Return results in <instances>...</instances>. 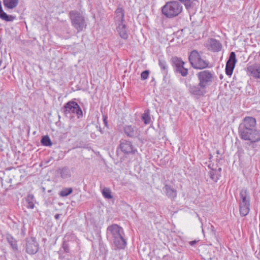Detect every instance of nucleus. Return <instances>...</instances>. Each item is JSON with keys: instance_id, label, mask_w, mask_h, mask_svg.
Instances as JSON below:
<instances>
[{"instance_id": "f257e3e1", "label": "nucleus", "mask_w": 260, "mask_h": 260, "mask_svg": "<svg viewBox=\"0 0 260 260\" xmlns=\"http://www.w3.org/2000/svg\"><path fill=\"white\" fill-rule=\"evenodd\" d=\"M183 7L178 2L172 1L168 2L162 7L161 12L164 15L168 18L178 16L182 11Z\"/></svg>"}, {"instance_id": "f03ea898", "label": "nucleus", "mask_w": 260, "mask_h": 260, "mask_svg": "<svg viewBox=\"0 0 260 260\" xmlns=\"http://www.w3.org/2000/svg\"><path fill=\"white\" fill-rule=\"evenodd\" d=\"M108 231L112 235V240L115 246L118 249H123L126 242L122 237L123 230L117 224H113L108 228Z\"/></svg>"}, {"instance_id": "7ed1b4c3", "label": "nucleus", "mask_w": 260, "mask_h": 260, "mask_svg": "<svg viewBox=\"0 0 260 260\" xmlns=\"http://www.w3.org/2000/svg\"><path fill=\"white\" fill-rule=\"evenodd\" d=\"M70 17L72 26L78 32L81 31L86 27L84 17L77 11H72L70 12Z\"/></svg>"}, {"instance_id": "20e7f679", "label": "nucleus", "mask_w": 260, "mask_h": 260, "mask_svg": "<svg viewBox=\"0 0 260 260\" xmlns=\"http://www.w3.org/2000/svg\"><path fill=\"white\" fill-rule=\"evenodd\" d=\"M189 60L192 67L196 69H203L208 67L209 65V62L202 58L196 50H193L190 53Z\"/></svg>"}, {"instance_id": "39448f33", "label": "nucleus", "mask_w": 260, "mask_h": 260, "mask_svg": "<svg viewBox=\"0 0 260 260\" xmlns=\"http://www.w3.org/2000/svg\"><path fill=\"white\" fill-rule=\"evenodd\" d=\"M199 81V85L206 88L210 85L214 80V73L208 70H204L197 74Z\"/></svg>"}, {"instance_id": "423d86ee", "label": "nucleus", "mask_w": 260, "mask_h": 260, "mask_svg": "<svg viewBox=\"0 0 260 260\" xmlns=\"http://www.w3.org/2000/svg\"><path fill=\"white\" fill-rule=\"evenodd\" d=\"M241 139L248 141L251 143L260 141V129L253 128L249 131L239 132Z\"/></svg>"}, {"instance_id": "0eeeda50", "label": "nucleus", "mask_w": 260, "mask_h": 260, "mask_svg": "<svg viewBox=\"0 0 260 260\" xmlns=\"http://www.w3.org/2000/svg\"><path fill=\"white\" fill-rule=\"evenodd\" d=\"M240 196L242 199L240 203V212L242 216L247 215L250 210L249 198L246 190H242L240 193Z\"/></svg>"}, {"instance_id": "6e6552de", "label": "nucleus", "mask_w": 260, "mask_h": 260, "mask_svg": "<svg viewBox=\"0 0 260 260\" xmlns=\"http://www.w3.org/2000/svg\"><path fill=\"white\" fill-rule=\"evenodd\" d=\"M64 112L66 114H74L80 117L82 115V111L78 105L75 102H69L64 106Z\"/></svg>"}, {"instance_id": "1a4fd4ad", "label": "nucleus", "mask_w": 260, "mask_h": 260, "mask_svg": "<svg viewBox=\"0 0 260 260\" xmlns=\"http://www.w3.org/2000/svg\"><path fill=\"white\" fill-rule=\"evenodd\" d=\"M256 121L255 118L252 117H246L243 119L242 123L240 125L239 132L243 131H249V129L255 128Z\"/></svg>"}, {"instance_id": "9d476101", "label": "nucleus", "mask_w": 260, "mask_h": 260, "mask_svg": "<svg viewBox=\"0 0 260 260\" xmlns=\"http://www.w3.org/2000/svg\"><path fill=\"white\" fill-rule=\"evenodd\" d=\"M246 71L248 76L260 81V63H256L248 66Z\"/></svg>"}, {"instance_id": "9b49d317", "label": "nucleus", "mask_w": 260, "mask_h": 260, "mask_svg": "<svg viewBox=\"0 0 260 260\" xmlns=\"http://www.w3.org/2000/svg\"><path fill=\"white\" fill-rule=\"evenodd\" d=\"M172 59L176 71L182 76H186L188 74V70L184 67V62L177 57H174Z\"/></svg>"}, {"instance_id": "f8f14e48", "label": "nucleus", "mask_w": 260, "mask_h": 260, "mask_svg": "<svg viewBox=\"0 0 260 260\" xmlns=\"http://www.w3.org/2000/svg\"><path fill=\"white\" fill-rule=\"evenodd\" d=\"M39 250V244L36 239L31 237L27 239L26 243V251L29 254H34Z\"/></svg>"}, {"instance_id": "ddd939ff", "label": "nucleus", "mask_w": 260, "mask_h": 260, "mask_svg": "<svg viewBox=\"0 0 260 260\" xmlns=\"http://www.w3.org/2000/svg\"><path fill=\"white\" fill-rule=\"evenodd\" d=\"M236 62V54L234 52H231L225 66V73L228 76H231L233 74Z\"/></svg>"}, {"instance_id": "4468645a", "label": "nucleus", "mask_w": 260, "mask_h": 260, "mask_svg": "<svg viewBox=\"0 0 260 260\" xmlns=\"http://www.w3.org/2000/svg\"><path fill=\"white\" fill-rule=\"evenodd\" d=\"M189 92L197 97L204 95L206 92V89L205 87H202L199 85H190L189 87Z\"/></svg>"}, {"instance_id": "2eb2a0df", "label": "nucleus", "mask_w": 260, "mask_h": 260, "mask_svg": "<svg viewBox=\"0 0 260 260\" xmlns=\"http://www.w3.org/2000/svg\"><path fill=\"white\" fill-rule=\"evenodd\" d=\"M114 20L115 25L125 22L124 11L123 8L118 7L115 11Z\"/></svg>"}, {"instance_id": "dca6fc26", "label": "nucleus", "mask_w": 260, "mask_h": 260, "mask_svg": "<svg viewBox=\"0 0 260 260\" xmlns=\"http://www.w3.org/2000/svg\"><path fill=\"white\" fill-rule=\"evenodd\" d=\"M115 25L116 31L120 37L123 39H127L128 37V35L125 23L124 22Z\"/></svg>"}, {"instance_id": "f3484780", "label": "nucleus", "mask_w": 260, "mask_h": 260, "mask_svg": "<svg viewBox=\"0 0 260 260\" xmlns=\"http://www.w3.org/2000/svg\"><path fill=\"white\" fill-rule=\"evenodd\" d=\"M207 46L209 49L214 52L219 51L221 48L220 42L214 39H209L207 42Z\"/></svg>"}, {"instance_id": "a211bd4d", "label": "nucleus", "mask_w": 260, "mask_h": 260, "mask_svg": "<svg viewBox=\"0 0 260 260\" xmlns=\"http://www.w3.org/2000/svg\"><path fill=\"white\" fill-rule=\"evenodd\" d=\"M120 147L121 151L125 153H134L136 150L131 142L126 140L121 142Z\"/></svg>"}, {"instance_id": "6ab92c4d", "label": "nucleus", "mask_w": 260, "mask_h": 260, "mask_svg": "<svg viewBox=\"0 0 260 260\" xmlns=\"http://www.w3.org/2000/svg\"><path fill=\"white\" fill-rule=\"evenodd\" d=\"M124 130L125 134L130 137H137L139 135V131L136 126L126 125Z\"/></svg>"}, {"instance_id": "aec40b11", "label": "nucleus", "mask_w": 260, "mask_h": 260, "mask_svg": "<svg viewBox=\"0 0 260 260\" xmlns=\"http://www.w3.org/2000/svg\"><path fill=\"white\" fill-rule=\"evenodd\" d=\"M19 0H3V5L6 9L13 10L18 5Z\"/></svg>"}, {"instance_id": "412c9836", "label": "nucleus", "mask_w": 260, "mask_h": 260, "mask_svg": "<svg viewBox=\"0 0 260 260\" xmlns=\"http://www.w3.org/2000/svg\"><path fill=\"white\" fill-rule=\"evenodd\" d=\"M0 19L7 22L13 21L16 19V16L13 15H9L5 12L2 6V3L0 1Z\"/></svg>"}, {"instance_id": "4be33fe9", "label": "nucleus", "mask_w": 260, "mask_h": 260, "mask_svg": "<svg viewBox=\"0 0 260 260\" xmlns=\"http://www.w3.org/2000/svg\"><path fill=\"white\" fill-rule=\"evenodd\" d=\"M166 195L171 199H174L177 196L176 190L168 185H165L163 188Z\"/></svg>"}, {"instance_id": "5701e85b", "label": "nucleus", "mask_w": 260, "mask_h": 260, "mask_svg": "<svg viewBox=\"0 0 260 260\" xmlns=\"http://www.w3.org/2000/svg\"><path fill=\"white\" fill-rule=\"evenodd\" d=\"M59 173L61 177L63 179H68L71 176L70 170L66 167L59 169Z\"/></svg>"}, {"instance_id": "b1692460", "label": "nucleus", "mask_w": 260, "mask_h": 260, "mask_svg": "<svg viewBox=\"0 0 260 260\" xmlns=\"http://www.w3.org/2000/svg\"><path fill=\"white\" fill-rule=\"evenodd\" d=\"M26 202L27 203L26 207L27 208L32 209L35 207L34 197L32 194H28L26 198Z\"/></svg>"}, {"instance_id": "393cba45", "label": "nucleus", "mask_w": 260, "mask_h": 260, "mask_svg": "<svg viewBox=\"0 0 260 260\" xmlns=\"http://www.w3.org/2000/svg\"><path fill=\"white\" fill-rule=\"evenodd\" d=\"M142 119L145 124H148L150 123L151 118L149 111H145L142 116Z\"/></svg>"}, {"instance_id": "a878e982", "label": "nucleus", "mask_w": 260, "mask_h": 260, "mask_svg": "<svg viewBox=\"0 0 260 260\" xmlns=\"http://www.w3.org/2000/svg\"><path fill=\"white\" fill-rule=\"evenodd\" d=\"M73 192V189L72 188H65L63 189L59 193V195L61 197H67L68 195L72 193Z\"/></svg>"}, {"instance_id": "bb28decb", "label": "nucleus", "mask_w": 260, "mask_h": 260, "mask_svg": "<svg viewBox=\"0 0 260 260\" xmlns=\"http://www.w3.org/2000/svg\"><path fill=\"white\" fill-rule=\"evenodd\" d=\"M102 194L103 197L107 199L112 198L111 190L108 188H104L102 190Z\"/></svg>"}, {"instance_id": "cd10ccee", "label": "nucleus", "mask_w": 260, "mask_h": 260, "mask_svg": "<svg viewBox=\"0 0 260 260\" xmlns=\"http://www.w3.org/2000/svg\"><path fill=\"white\" fill-rule=\"evenodd\" d=\"M41 143L43 145L45 146H50L52 144L50 139L47 136H45L42 137Z\"/></svg>"}, {"instance_id": "c85d7f7f", "label": "nucleus", "mask_w": 260, "mask_h": 260, "mask_svg": "<svg viewBox=\"0 0 260 260\" xmlns=\"http://www.w3.org/2000/svg\"><path fill=\"white\" fill-rule=\"evenodd\" d=\"M159 66L161 70H163L165 72L167 71V64L165 60L159 59Z\"/></svg>"}, {"instance_id": "c756f323", "label": "nucleus", "mask_w": 260, "mask_h": 260, "mask_svg": "<svg viewBox=\"0 0 260 260\" xmlns=\"http://www.w3.org/2000/svg\"><path fill=\"white\" fill-rule=\"evenodd\" d=\"M8 241L13 249H16V248H17L16 242L15 240H13V239L12 238H11V239L8 238Z\"/></svg>"}, {"instance_id": "7c9ffc66", "label": "nucleus", "mask_w": 260, "mask_h": 260, "mask_svg": "<svg viewBox=\"0 0 260 260\" xmlns=\"http://www.w3.org/2000/svg\"><path fill=\"white\" fill-rule=\"evenodd\" d=\"M149 76L148 71H145L142 72L141 74V78L143 80H145L148 78Z\"/></svg>"}, {"instance_id": "2f4dec72", "label": "nucleus", "mask_w": 260, "mask_h": 260, "mask_svg": "<svg viewBox=\"0 0 260 260\" xmlns=\"http://www.w3.org/2000/svg\"><path fill=\"white\" fill-rule=\"evenodd\" d=\"M103 121H104V123L105 124V125L106 126L108 124V122H107V117L105 116H103Z\"/></svg>"}, {"instance_id": "473e14b6", "label": "nucleus", "mask_w": 260, "mask_h": 260, "mask_svg": "<svg viewBox=\"0 0 260 260\" xmlns=\"http://www.w3.org/2000/svg\"><path fill=\"white\" fill-rule=\"evenodd\" d=\"M196 242H197L196 241H192L189 242V244L190 245L192 246L194 244H195L196 243Z\"/></svg>"}, {"instance_id": "72a5a7b5", "label": "nucleus", "mask_w": 260, "mask_h": 260, "mask_svg": "<svg viewBox=\"0 0 260 260\" xmlns=\"http://www.w3.org/2000/svg\"><path fill=\"white\" fill-rule=\"evenodd\" d=\"M55 218L58 219L59 218V215L57 214L55 215Z\"/></svg>"}, {"instance_id": "f704fd0d", "label": "nucleus", "mask_w": 260, "mask_h": 260, "mask_svg": "<svg viewBox=\"0 0 260 260\" xmlns=\"http://www.w3.org/2000/svg\"><path fill=\"white\" fill-rule=\"evenodd\" d=\"M217 154H219V151H218H218H217Z\"/></svg>"}, {"instance_id": "c9c22d12", "label": "nucleus", "mask_w": 260, "mask_h": 260, "mask_svg": "<svg viewBox=\"0 0 260 260\" xmlns=\"http://www.w3.org/2000/svg\"><path fill=\"white\" fill-rule=\"evenodd\" d=\"M1 62H2V61H0V65L1 64Z\"/></svg>"}]
</instances>
